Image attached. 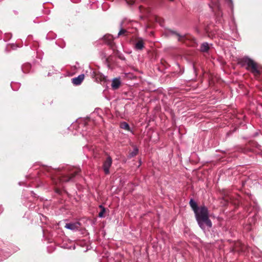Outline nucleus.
Masks as SVG:
<instances>
[{"instance_id":"ddd939ff","label":"nucleus","mask_w":262,"mask_h":262,"mask_svg":"<svg viewBox=\"0 0 262 262\" xmlns=\"http://www.w3.org/2000/svg\"><path fill=\"white\" fill-rule=\"evenodd\" d=\"M189 204L194 212H195L200 207L198 206L196 203L193 199H191L190 200Z\"/></svg>"},{"instance_id":"a211bd4d","label":"nucleus","mask_w":262,"mask_h":262,"mask_svg":"<svg viewBox=\"0 0 262 262\" xmlns=\"http://www.w3.org/2000/svg\"><path fill=\"white\" fill-rule=\"evenodd\" d=\"M99 207L101 208V210L99 213L98 216L99 217H103L104 213L105 212V208L102 205H100Z\"/></svg>"},{"instance_id":"4468645a","label":"nucleus","mask_w":262,"mask_h":262,"mask_svg":"<svg viewBox=\"0 0 262 262\" xmlns=\"http://www.w3.org/2000/svg\"><path fill=\"white\" fill-rule=\"evenodd\" d=\"M172 33L175 34L178 37V40L179 41L184 42L186 39H189V38L188 37H187L185 35H180V34L176 33L174 32H172Z\"/></svg>"},{"instance_id":"6e6552de","label":"nucleus","mask_w":262,"mask_h":262,"mask_svg":"<svg viewBox=\"0 0 262 262\" xmlns=\"http://www.w3.org/2000/svg\"><path fill=\"white\" fill-rule=\"evenodd\" d=\"M120 85L121 81L120 78H115L112 80L111 87L113 90H116L118 89Z\"/></svg>"},{"instance_id":"aec40b11","label":"nucleus","mask_w":262,"mask_h":262,"mask_svg":"<svg viewBox=\"0 0 262 262\" xmlns=\"http://www.w3.org/2000/svg\"><path fill=\"white\" fill-rule=\"evenodd\" d=\"M128 5H132L135 3V0H124Z\"/></svg>"},{"instance_id":"423d86ee","label":"nucleus","mask_w":262,"mask_h":262,"mask_svg":"<svg viewBox=\"0 0 262 262\" xmlns=\"http://www.w3.org/2000/svg\"><path fill=\"white\" fill-rule=\"evenodd\" d=\"M93 76L95 77L96 80L97 82H106L107 80V77L105 76L103 74L98 73H96L95 72H93Z\"/></svg>"},{"instance_id":"39448f33","label":"nucleus","mask_w":262,"mask_h":262,"mask_svg":"<svg viewBox=\"0 0 262 262\" xmlns=\"http://www.w3.org/2000/svg\"><path fill=\"white\" fill-rule=\"evenodd\" d=\"M112 164V159L108 156L103 163L102 168L105 174L110 173V168Z\"/></svg>"},{"instance_id":"9b49d317","label":"nucleus","mask_w":262,"mask_h":262,"mask_svg":"<svg viewBox=\"0 0 262 262\" xmlns=\"http://www.w3.org/2000/svg\"><path fill=\"white\" fill-rule=\"evenodd\" d=\"M135 48L136 50H142L144 48V42L142 39H139L135 44Z\"/></svg>"},{"instance_id":"dca6fc26","label":"nucleus","mask_w":262,"mask_h":262,"mask_svg":"<svg viewBox=\"0 0 262 262\" xmlns=\"http://www.w3.org/2000/svg\"><path fill=\"white\" fill-rule=\"evenodd\" d=\"M31 68V65L29 63H27L22 66V70L23 72L27 73L29 72V69Z\"/></svg>"},{"instance_id":"0eeeda50","label":"nucleus","mask_w":262,"mask_h":262,"mask_svg":"<svg viewBox=\"0 0 262 262\" xmlns=\"http://www.w3.org/2000/svg\"><path fill=\"white\" fill-rule=\"evenodd\" d=\"M80 224L78 222L67 223L65 228L74 231L78 230L79 228Z\"/></svg>"},{"instance_id":"2eb2a0df","label":"nucleus","mask_w":262,"mask_h":262,"mask_svg":"<svg viewBox=\"0 0 262 262\" xmlns=\"http://www.w3.org/2000/svg\"><path fill=\"white\" fill-rule=\"evenodd\" d=\"M138 149L137 147L135 146L134 147L133 150L129 154L128 157L129 158L134 157L135 156H136L138 154Z\"/></svg>"},{"instance_id":"20e7f679","label":"nucleus","mask_w":262,"mask_h":262,"mask_svg":"<svg viewBox=\"0 0 262 262\" xmlns=\"http://www.w3.org/2000/svg\"><path fill=\"white\" fill-rule=\"evenodd\" d=\"M223 2L226 3L231 9H233V3L232 0H211L210 7L215 13L217 17L222 16L221 4Z\"/></svg>"},{"instance_id":"412c9836","label":"nucleus","mask_w":262,"mask_h":262,"mask_svg":"<svg viewBox=\"0 0 262 262\" xmlns=\"http://www.w3.org/2000/svg\"><path fill=\"white\" fill-rule=\"evenodd\" d=\"M56 191L57 192H58H58H59V190H58V189H57L56 190Z\"/></svg>"},{"instance_id":"7ed1b4c3","label":"nucleus","mask_w":262,"mask_h":262,"mask_svg":"<svg viewBox=\"0 0 262 262\" xmlns=\"http://www.w3.org/2000/svg\"><path fill=\"white\" fill-rule=\"evenodd\" d=\"M240 62L243 66H247L246 69L253 74L256 78L259 79L260 75H262V67L252 59L245 57L241 60Z\"/></svg>"},{"instance_id":"f03ea898","label":"nucleus","mask_w":262,"mask_h":262,"mask_svg":"<svg viewBox=\"0 0 262 262\" xmlns=\"http://www.w3.org/2000/svg\"><path fill=\"white\" fill-rule=\"evenodd\" d=\"M197 222L200 227L204 231L212 227V223L209 219V212L205 206H201L194 212Z\"/></svg>"},{"instance_id":"1a4fd4ad","label":"nucleus","mask_w":262,"mask_h":262,"mask_svg":"<svg viewBox=\"0 0 262 262\" xmlns=\"http://www.w3.org/2000/svg\"><path fill=\"white\" fill-rule=\"evenodd\" d=\"M84 78V75L81 74V75H79L78 77L73 78L72 79V83L74 85H79L81 83V82L83 80Z\"/></svg>"},{"instance_id":"f8f14e48","label":"nucleus","mask_w":262,"mask_h":262,"mask_svg":"<svg viewBox=\"0 0 262 262\" xmlns=\"http://www.w3.org/2000/svg\"><path fill=\"white\" fill-rule=\"evenodd\" d=\"M209 49V45L207 42H204L201 46L200 50L203 52H207Z\"/></svg>"},{"instance_id":"6ab92c4d","label":"nucleus","mask_w":262,"mask_h":262,"mask_svg":"<svg viewBox=\"0 0 262 262\" xmlns=\"http://www.w3.org/2000/svg\"><path fill=\"white\" fill-rule=\"evenodd\" d=\"M126 33L127 31L125 29L121 28L118 34V36H120L121 35H126Z\"/></svg>"},{"instance_id":"f257e3e1","label":"nucleus","mask_w":262,"mask_h":262,"mask_svg":"<svg viewBox=\"0 0 262 262\" xmlns=\"http://www.w3.org/2000/svg\"><path fill=\"white\" fill-rule=\"evenodd\" d=\"M48 170L52 175L53 183L59 187L63 183L73 181L74 177L77 176L80 171L79 168L74 167H69L62 171H55L50 168H48Z\"/></svg>"},{"instance_id":"9d476101","label":"nucleus","mask_w":262,"mask_h":262,"mask_svg":"<svg viewBox=\"0 0 262 262\" xmlns=\"http://www.w3.org/2000/svg\"><path fill=\"white\" fill-rule=\"evenodd\" d=\"M103 39L105 43L112 46L113 43L114 38L112 35L107 34L103 36Z\"/></svg>"},{"instance_id":"f3484780","label":"nucleus","mask_w":262,"mask_h":262,"mask_svg":"<svg viewBox=\"0 0 262 262\" xmlns=\"http://www.w3.org/2000/svg\"><path fill=\"white\" fill-rule=\"evenodd\" d=\"M120 127L126 130H129V129H130L129 125L125 122H123L121 123L120 124Z\"/></svg>"}]
</instances>
